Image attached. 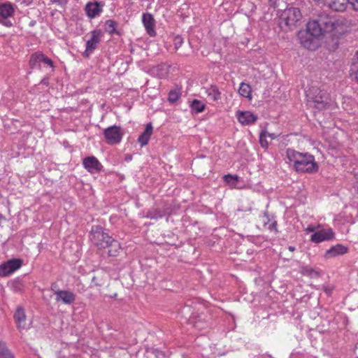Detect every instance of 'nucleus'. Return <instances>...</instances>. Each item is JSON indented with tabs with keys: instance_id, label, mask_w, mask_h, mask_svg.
<instances>
[{
	"instance_id": "obj_2",
	"label": "nucleus",
	"mask_w": 358,
	"mask_h": 358,
	"mask_svg": "<svg viewBox=\"0 0 358 358\" xmlns=\"http://www.w3.org/2000/svg\"><path fill=\"white\" fill-rule=\"evenodd\" d=\"M286 156L289 162L293 163V169L296 172L312 173L318 171V165L312 155L288 148Z\"/></svg>"
},
{
	"instance_id": "obj_43",
	"label": "nucleus",
	"mask_w": 358,
	"mask_h": 358,
	"mask_svg": "<svg viewBox=\"0 0 358 358\" xmlns=\"http://www.w3.org/2000/svg\"><path fill=\"white\" fill-rule=\"evenodd\" d=\"M156 357L157 358H162L164 357V354L162 352L157 350Z\"/></svg>"
},
{
	"instance_id": "obj_8",
	"label": "nucleus",
	"mask_w": 358,
	"mask_h": 358,
	"mask_svg": "<svg viewBox=\"0 0 358 358\" xmlns=\"http://www.w3.org/2000/svg\"><path fill=\"white\" fill-rule=\"evenodd\" d=\"M103 134L107 143L112 145L119 143L123 135L121 128L116 125L106 128L103 131Z\"/></svg>"
},
{
	"instance_id": "obj_19",
	"label": "nucleus",
	"mask_w": 358,
	"mask_h": 358,
	"mask_svg": "<svg viewBox=\"0 0 358 358\" xmlns=\"http://www.w3.org/2000/svg\"><path fill=\"white\" fill-rule=\"evenodd\" d=\"M15 15V8L9 1L0 2V17L9 18Z\"/></svg>"
},
{
	"instance_id": "obj_18",
	"label": "nucleus",
	"mask_w": 358,
	"mask_h": 358,
	"mask_svg": "<svg viewBox=\"0 0 358 358\" xmlns=\"http://www.w3.org/2000/svg\"><path fill=\"white\" fill-rule=\"evenodd\" d=\"M347 247L342 244H337L326 251L324 257L326 259L333 258L339 255H343L347 253Z\"/></svg>"
},
{
	"instance_id": "obj_15",
	"label": "nucleus",
	"mask_w": 358,
	"mask_h": 358,
	"mask_svg": "<svg viewBox=\"0 0 358 358\" xmlns=\"http://www.w3.org/2000/svg\"><path fill=\"white\" fill-rule=\"evenodd\" d=\"M142 21L148 35L153 37L156 35L155 30V19L150 13H146L143 15Z\"/></svg>"
},
{
	"instance_id": "obj_21",
	"label": "nucleus",
	"mask_w": 358,
	"mask_h": 358,
	"mask_svg": "<svg viewBox=\"0 0 358 358\" xmlns=\"http://www.w3.org/2000/svg\"><path fill=\"white\" fill-rule=\"evenodd\" d=\"M208 96L213 101H217L221 98V93L216 85H210L206 89Z\"/></svg>"
},
{
	"instance_id": "obj_6",
	"label": "nucleus",
	"mask_w": 358,
	"mask_h": 358,
	"mask_svg": "<svg viewBox=\"0 0 358 358\" xmlns=\"http://www.w3.org/2000/svg\"><path fill=\"white\" fill-rule=\"evenodd\" d=\"M308 96L313 100L315 107L319 110L325 109L331 103L329 94L317 87H312L309 90Z\"/></svg>"
},
{
	"instance_id": "obj_40",
	"label": "nucleus",
	"mask_w": 358,
	"mask_h": 358,
	"mask_svg": "<svg viewBox=\"0 0 358 358\" xmlns=\"http://www.w3.org/2000/svg\"><path fill=\"white\" fill-rule=\"evenodd\" d=\"M320 6H326V0H313Z\"/></svg>"
},
{
	"instance_id": "obj_32",
	"label": "nucleus",
	"mask_w": 358,
	"mask_h": 358,
	"mask_svg": "<svg viewBox=\"0 0 358 358\" xmlns=\"http://www.w3.org/2000/svg\"><path fill=\"white\" fill-rule=\"evenodd\" d=\"M0 24L6 27H11L13 26V23L8 18L0 17Z\"/></svg>"
},
{
	"instance_id": "obj_4",
	"label": "nucleus",
	"mask_w": 358,
	"mask_h": 358,
	"mask_svg": "<svg viewBox=\"0 0 358 358\" xmlns=\"http://www.w3.org/2000/svg\"><path fill=\"white\" fill-rule=\"evenodd\" d=\"M302 19L299 8L289 7L282 11L280 15V25L285 31L292 30L296 27Z\"/></svg>"
},
{
	"instance_id": "obj_25",
	"label": "nucleus",
	"mask_w": 358,
	"mask_h": 358,
	"mask_svg": "<svg viewBox=\"0 0 358 358\" xmlns=\"http://www.w3.org/2000/svg\"><path fill=\"white\" fill-rule=\"evenodd\" d=\"M0 358H14L13 355L8 350L6 343L0 341Z\"/></svg>"
},
{
	"instance_id": "obj_26",
	"label": "nucleus",
	"mask_w": 358,
	"mask_h": 358,
	"mask_svg": "<svg viewBox=\"0 0 358 358\" xmlns=\"http://www.w3.org/2000/svg\"><path fill=\"white\" fill-rule=\"evenodd\" d=\"M238 93L241 96L251 99V87L248 84L242 83L240 85Z\"/></svg>"
},
{
	"instance_id": "obj_53",
	"label": "nucleus",
	"mask_w": 358,
	"mask_h": 358,
	"mask_svg": "<svg viewBox=\"0 0 358 358\" xmlns=\"http://www.w3.org/2000/svg\"><path fill=\"white\" fill-rule=\"evenodd\" d=\"M358 358V357H357Z\"/></svg>"
},
{
	"instance_id": "obj_7",
	"label": "nucleus",
	"mask_w": 358,
	"mask_h": 358,
	"mask_svg": "<svg viewBox=\"0 0 358 358\" xmlns=\"http://www.w3.org/2000/svg\"><path fill=\"white\" fill-rule=\"evenodd\" d=\"M90 38L86 41V48L83 53V57L85 58H88L97 48L103 35V31L99 29L90 31Z\"/></svg>"
},
{
	"instance_id": "obj_34",
	"label": "nucleus",
	"mask_w": 358,
	"mask_h": 358,
	"mask_svg": "<svg viewBox=\"0 0 358 358\" xmlns=\"http://www.w3.org/2000/svg\"><path fill=\"white\" fill-rule=\"evenodd\" d=\"M21 282L20 281H15L13 283V289L15 292H20L21 290Z\"/></svg>"
},
{
	"instance_id": "obj_23",
	"label": "nucleus",
	"mask_w": 358,
	"mask_h": 358,
	"mask_svg": "<svg viewBox=\"0 0 358 358\" xmlns=\"http://www.w3.org/2000/svg\"><path fill=\"white\" fill-rule=\"evenodd\" d=\"M190 108L193 113H199L206 108V105L198 99H193L190 103Z\"/></svg>"
},
{
	"instance_id": "obj_35",
	"label": "nucleus",
	"mask_w": 358,
	"mask_h": 358,
	"mask_svg": "<svg viewBox=\"0 0 358 358\" xmlns=\"http://www.w3.org/2000/svg\"><path fill=\"white\" fill-rule=\"evenodd\" d=\"M266 227L270 231H275V232L278 231L276 221H273L272 223L269 224Z\"/></svg>"
},
{
	"instance_id": "obj_13",
	"label": "nucleus",
	"mask_w": 358,
	"mask_h": 358,
	"mask_svg": "<svg viewBox=\"0 0 358 358\" xmlns=\"http://www.w3.org/2000/svg\"><path fill=\"white\" fill-rule=\"evenodd\" d=\"M83 166L88 171L92 173H98L103 168L101 164L94 156L85 158L83 159Z\"/></svg>"
},
{
	"instance_id": "obj_5",
	"label": "nucleus",
	"mask_w": 358,
	"mask_h": 358,
	"mask_svg": "<svg viewBox=\"0 0 358 358\" xmlns=\"http://www.w3.org/2000/svg\"><path fill=\"white\" fill-rule=\"evenodd\" d=\"M320 36V34H315L313 30L309 29V22L307 24L306 29L300 30L298 32V38L300 43L305 48L310 50H315L319 47Z\"/></svg>"
},
{
	"instance_id": "obj_1",
	"label": "nucleus",
	"mask_w": 358,
	"mask_h": 358,
	"mask_svg": "<svg viewBox=\"0 0 358 358\" xmlns=\"http://www.w3.org/2000/svg\"><path fill=\"white\" fill-rule=\"evenodd\" d=\"M90 240L99 250L108 248V255L116 257L121 249L120 243L109 236L108 233L101 226H93L89 236Z\"/></svg>"
},
{
	"instance_id": "obj_30",
	"label": "nucleus",
	"mask_w": 358,
	"mask_h": 358,
	"mask_svg": "<svg viewBox=\"0 0 358 358\" xmlns=\"http://www.w3.org/2000/svg\"><path fill=\"white\" fill-rule=\"evenodd\" d=\"M224 181L230 185H235L238 180V177L237 176H232L230 174L224 176Z\"/></svg>"
},
{
	"instance_id": "obj_38",
	"label": "nucleus",
	"mask_w": 358,
	"mask_h": 358,
	"mask_svg": "<svg viewBox=\"0 0 358 358\" xmlns=\"http://www.w3.org/2000/svg\"><path fill=\"white\" fill-rule=\"evenodd\" d=\"M324 292L328 295H331L333 291V287L331 286H323Z\"/></svg>"
},
{
	"instance_id": "obj_24",
	"label": "nucleus",
	"mask_w": 358,
	"mask_h": 358,
	"mask_svg": "<svg viewBox=\"0 0 358 358\" xmlns=\"http://www.w3.org/2000/svg\"><path fill=\"white\" fill-rule=\"evenodd\" d=\"M117 25V23L115 21L108 20L105 22V31L110 35L114 34H119V32L116 29Z\"/></svg>"
},
{
	"instance_id": "obj_36",
	"label": "nucleus",
	"mask_w": 358,
	"mask_h": 358,
	"mask_svg": "<svg viewBox=\"0 0 358 358\" xmlns=\"http://www.w3.org/2000/svg\"><path fill=\"white\" fill-rule=\"evenodd\" d=\"M349 5H351L355 10H358V0H349Z\"/></svg>"
},
{
	"instance_id": "obj_10",
	"label": "nucleus",
	"mask_w": 358,
	"mask_h": 358,
	"mask_svg": "<svg viewBox=\"0 0 358 358\" xmlns=\"http://www.w3.org/2000/svg\"><path fill=\"white\" fill-rule=\"evenodd\" d=\"M13 317L17 328L20 331L29 328V324L27 323V317L23 308L17 307Z\"/></svg>"
},
{
	"instance_id": "obj_11",
	"label": "nucleus",
	"mask_w": 358,
	"mask_h": 358,
	"mask_svg": "<svg viewBox=\"0 0 358 358\" xmlns=\"http://www.w3.org/2000/svg\"><path fill=\"white\" fill-rule=\"evenodd\" d=\"M334 238V233L330 228L322 229L314 233L311 237L310 241L315 243H319L322 241H329Z\"/></svg>"
},
{
	"instance_id": "obj_50",
	"label": "nucleus",
	"mask_w": 358,
	"mask_h": 358,
	"mask_svg": "<svg viewBox=\"0 0 358 358\" xmlns=\"http://www.w3.org/2000/svg\"><path fill=\"white\" fill-rule=\"evenodd\" d=\"M32 1L33 0H24V2L29 5L32 2Z\"/></svg>"
},
{
	"instance_id": "obj_16",
	"label": "nucleus",
	"mask_w": 358,
	"mask_h": 358,
	"mask_svg": "<svg viewBox=\"0 0 358 358\" xmlns=\"http://www.w3.org/2000/svg\"><path fill=\"white\" fill-rule=\"evenodd\" d=\"M237 119L242 124L249 125L255 123L257 120V117L250 111H238L237 113Z\"/></svg>"
},
{
	"instance_id": "obj_17",
	"label": "nucleus",
	"mask_w": 358,
	"mask_h": 358,
	"mask_svg": "<svg viewBox=\"0 0 358 358\" xmlns=\"http://www.w3.org/2000/svg\"><path fill=\"white\" fill-rule=\"evenodd\" d=\"M103 5L99 2H89L85 6L87 15L90 18H94L99 15L102 11Z\"/></svg>"
},
{
	"instance_id": "obj_22",
	"label": "nucleus",
	"mask_w": 358,
	"mask_h": 358,
	"mask_svg": "<svg viewBox=\"0 0 358 358\" xmlns=\"http://www.w3.org/2000/svg\"><path fill=\"white\" fill-rule=\"evenodd\" d=\"M42 62V53L36 52L31 55L29 60V66L31 69H40L41 63Z\"/></svg>"
},
{
	"instance_id": "obj_44",
	"label": "nucleus",
	"mask_w": 358,
	"mask_h": 358,
	"mask_svg": "<svg viewBox=\"0 0 358 358\" xmlns=\"http://www.w3.org/2000/svg\"><path fill=\"white\" fill-rule=\"evenodd\" d=\"M267 137H270L271 139H274L276 138V135L275 134H271L267 131Z\"/></svg>"
},
{
	"instance_id": "obj_33",
	"label": "nucleus",
	"mask_w": 358,
	"mask_h": 358,
	"mask_svg": "<svg viewBox=\"0 0 358 358\" xmlns=\"http://www.w3.org/2000/svg\"><path fill=\"white\" fill-rule=\"evenodd\" d=\"M42 62L50 66V67H54L53 62L48 57H47L45 55L42 53Z\"/></svg>"
},
{
	"instance_id": "obj_42",
	"label": "nucleus",
	"mask_w": 358,
	"mask_h": 358,
	"mask_svg": "<svg viewBox=\"0 0 358 358\" xmlns=\"http://www.w3.org/2000/svg\"><path fill=\"white\" fill-rule=\"evenodd\" d=\"M41 83L42 85H48V78H44L43 79H42V80L41 81Z\"/></svg>"
},
{
	"instance_id": "obj_51",
	"label": "nucleus",
	"mask_w": 358,
	"mask_h": 358,
	"mask_svg": "<svg viewBox=\"0 0 358 358\" xmlns=\"http://www.w3.org/2000/svg\"><path fill=\"white\" fill-rule=\"evenodd\" d=\"M306 270L307 272H310V273L313 271L312 268H306Z\"/></svg>"
},
{
	"instance_id": "obj_47",
	"label": "nucleus",
	"mask_w": 358,
	"mask_h": 358,
	"mask_svg": "<svg viewBox=\"0 0 358 358\" xmlns=\"http://www.w3.org/2000/svg\"><path fill=\"white\" fill-rule=\"evenodd\" d=\"M57 287V285L55 283H53L52 285H51V290H52L54 292L55 291H56L57 289H55Z\"/></svg>"
},
{
	"instance_id": "obj_12",
	"label": "nucleus",
	"mask_w": 358,
	"mask_h": 358,
	"mask_svg": "<svg viewBox=\"0 0 358 358\" xmlns=\"http://www.w3.org/2000/svg\"><path fill=\"white\" fill-rule=\"evenodd\" d=\"M55 294L56 295V301L62 302L64 304L71 305L76 301V295L68 290L57 289L55 291Z\"/></svg>"
},
{
	"instance_id": "obj_20",
	"label": "nucleus",
	"mask_w": 358,
	"mask_h": 358,
	"mask_svg": "<svg viewBox=\"0 0 358 358\" xmlns=\"http://www.w3.org/2000/svg\"><path fill=\"white\" fill-rule=\"evenodd\" d=\"M153 127L151 123L147 124L144 131L139 136L138 142L141 144V147L146 145L150 140V136L152 134Z\"/></svg>"
},
{
	"instance_id": "obj_48",
	"label": "nucleus",
	"mask_w": 358,
	"mask_h": 358,
	"mask_svg": "<svg viewBox=\"0 0 358 358\" xmlns=\"http://www.w3.org/2000/svg\"><path fill=\"white\" fill-rule=\"evenodd\" d=\"M288 250L291 252H294L296 249H295V247H294V246H289Z\"/></svg>"
},
{
	"instance_id": "obj_46",
	"label": "nucleus",
	"mask_w": 358,
	"mask_h": 358,
	"mask_svg": "<svg viewBox=\"0 0 358 358\" xmlns=\"http://www.w3.org/2000/svg\"><path fill=\"white\" fill-rule=\"evenodd\" d=\"M306 231H308V232H313L315 231V228L313 227H312V226H309L306 229Z\"/></svg>"
},
{
	"instance_id": "obj_29",
	"label": "nucleus",
	"mask_w": 358,
	"mask_h": 358,
	"mask_svg": "<svg viewBox=\"0 0 358 358\" xmlns=\"http://www.w3.org/2000/svg\"><path fill=\"white\" fill-rule=\"evenodd\" d=\"M267 138V131H262L259 135V143L261 146L264 148H267L269 144V142L266 139Z\"/></svg>"
},
{
	"instance_id": "obj_31",
	"label": "nucleus",
	"mask_w": 358,
	"mask_h": 358,
	"mask_svg": "<svg viewBox=\"0 0 358 358\" xmlns=\"http://www.w3.org/2000/svg\"><path fill=\"white\" fill-rule=\"evenodd\" d=\"M173 43L175 48L178 50L183 43V39L181 36H177L174 38Z\"/></svg>"
},
{
	"instance_id": "obj_52",
	"label": "nucleus",
	"mask_w": 358,
	"mask_h": 358,
	"mask_svg": "<svg viewBox=\"0 0 358 358\" xmlns=\"http://www.w3.org/2000/svg\"><path fill=\"white\" fill-rule=\"evenodd\" d=\"M3 215L0 214V220H1V219H3Z\"/></svg>"
},
{
	"instance_id": "obj_9",
	"label": "nucleus",
	"mask_w": 358,
	"mask_h": 358,
	"mask_svg": "<svg viewBox=\"0 0 358 358\" xmlns=\"http://www.w3.org/2000/svg\"><path fill=\"white\" fill-rule=\"evenodd\" d=\"M22 265V260L20 259H12L0 265V276H7Z\"/></svg>"
},
{
	"instance_id": "obj_41",
	"label": "nucleus",
	"mask_w": 358,
	"mask_h": 358,
	"mask_svg": "<svg viewBox=\"0 0 358 358\" xmlns=\"http://www.w3.org/2000/svg\"><path fill=\"white\" fill-rule=\"evenodd\" d=\"M278 0H268L271 6L275 8Z\"/></svg>"
},
{
	"instance_id": "obj_39",
	"label": "nucleus",
	"mask_w": 358,
	"mask_h": 358,
	"mask_svg": "<svg viewBox=\"0 0 358 358\" xmlns=\"http://www.w3.org/2000/svg\"><path fill=\"white\" fill-rule=\"evenodd\" d=\"M52 2L60 4V5H64L67 3V0H52Z\"/></svg>"
},
{
	"instance_id": "obj_28",
	"label": "nucleus",
	"mask_w": 358,
	"mask_h": 358,
	"mask_svg": "<svg viewBox=\"0 0 358 358\" xmlns=\"http://www.w3.org/2000/svg\"><path fill=\"white\" fill-rule=\"evenodd\" d=\"M189 320L192 322L194 324V326L197 328L202 329L204 327L201 325L200 323H201V321L203 318L201 317V315H196V313H192V315L189 316Z\"/></svg>"
},
{
	"instance_id": "obj_14",
	"label": "nucleus",
	"mask_w": 358,
	"mask_h": 358,
	"mask_svg": "<svg viewBox=\"0 0 358 358\" xmlns=\"http://www.w3.org/2000/svg\"><path fill=\"white\" fill-rule=\"evenodd\" d=\"M349 6V0H326V6L336 12H343Z\"/></svg>"
},
{
	"instance_id": "obj_49",
	"label": "nucleus",
	"mask_w": 358,
	"mask_h": 358,
	"mask_svg": "<svg viewBox=\"0 0 358 358\" xmlns=\"http://www.w3.org/2000/svg\"><path fill=\"white\" fill-rule=\"evenodd\" d=\"M355 79H356L357 82L358 83V68H357V70L355 71Z\"/></svg>"
},
{
	"instance_id": "obj_37",
	"label": "nucleus",
	"mask_w": 358,
	"mask_h": 358,
	"mask_svg": "<svg viewBox=\"0 0 358 358\" xmlns=\"http://www.w3.org/2000/svg\"><path fill=\"white\" fill-rule=\"evenodd\" d=\"M262 222L265 227H267L269 224L270 219L267 213H264V216L262 217Z\"/></svg>"
},
{
	"instance_id": "obj_3",
	"label": "nucleus",
	"mask_w": 358,
	"mask_h": 358,
	"mask_svg": "<svg viewBox=\"0 0 358 358\" xmlns=\"http://www.w3.org/2000/svg\"><path fill=\"white\" fill-rule=\"evenodd\" d=\"M347 23L345 19L334 20L333 17L325 15H320L316 20L309 22V29L313 30L315 34L322 35L326 32H331L336 29L339 24Z\"/></svg>"
},
{
	"instance_id": "obj_45",
	"label": "nucleus",
	"mask_w": 358,
	"mask_h": 358,
	"mask_svg": "<svg viewBox=\"0 0 358 358\" xmlns=\"http://www.w3.org/2000/svg\"><path fill=\"white\" fill-rule=\"evenodd\" d=\"M189 310H190V308H189V306H185V307L182 309V313H187V312H188Z\"/></svg>"
},
{
	"instance_id": "obj_27",
	"label": "nucleus",
	"mask_w": 358,
	"mask_h": 358,
	"mask_svg": "<svg viewBox=\"0 0 358 358\" xmlns=\"http://www.w3.org/2000/svg\"><path fill=\"white\" fill-rule=\"evenodd\" d=\"M181 93L180 89L176 87L169 91L168 94V101L173 103L178 101V99L180 97Z\"/></svg>"
}]
</instances>
